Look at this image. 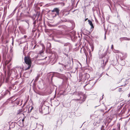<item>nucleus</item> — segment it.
<instances>
[{
	"label": "nucleus",
	"instance_id": "obj_1",
	"mask_svg": "<svg viewBox=\"0 0 130 130\" xmlns=\"http://www.w3.org/2000/svg\"><path fill=\"white\" fill-rule=\"evenodd\" d=\"M78 98L77 100H79V103H82L85 100L86 97L84 94L82 92H78Z\"/></svg>",
	"mask_w": 130,
	"mask_h": 130
},
{
	"label": "nucleus",
	"instance_id": "obj_2",
	"mask_svg": "<svg viewBox=\"0 0 130 130\" xmlns=\"http://www.w3.org/2000/svg\"><path fill=\"white\" fill-rule=\"evenodd\" d=\"M24 60L25 63L28 65V67L25 69V70H27L29 69L31 66V60L30 58L29 57H25Z\"/></svg>",
	"mask_w": 130,
	"mask_h": 130
},
{
	"label": "nucleus",
	"instance_id": "obj_3",
	"mask_svg": "<svg viewBox=\"0 0 130 130\" xmlns=\"http://www.w3.org/2000/svg\"><path fill=\"white\" fill-rule=\"evenodd\" d=\"M90 77L88 73H86L84 75H80L79 77V82L81 81H85L87 79Z\"/></svg>",
	"mask_w": 130,
	"mask_h": 130
},
{
	"label": "nucleus",
	"instance_id": "obj_4",
	"mask_svg": "<svg viewBox=\"0 0 130 130\" xmlns=\"http://www.w3.org/2000/svg\"><path fill=\"white\" fill-rule=\"evenodd\" d=\"M94 83L90 82L89 83L86 85L84 86V89L87 90L89 91L92 89V87L94 85Z\"/></svg>",
	"mask_w": 130,
	"mask_h": 130
},
{
	"label": "nucleus",
	"instance_id": "obj_5",
	"mask_svg": "<svg viewBox=\"0 0 130 130\" xmlns=\"http://www.w3.org/2000/svg\"><path fill=\"white\" fill-rule=\"evenodd\" d=\"M13 70L15 72V75H17L18 74L21 73L22 69L21 67H18L15 68Z\"/></svg>",
	"mask_w": 130,
	"mask_h": 130
},
{
	"label": "nucleus",
	"instance_id": "obj_6",
	"mask_svg": "<svg viewBox=\"0 0 130 130\" xmlns=\"http://www.w3.org/2000/svg\"><path fill=\"white\" fill-rule=\"evenodd\" d=\"M51 11L52 12H56V13L55 14V17H56L57 15H59V10L58 8H54L53 10H51Z\"/></svg>",
	"mask_w": 130,
	"mask_h": 130
},
{
	"label": "nucleus",
	"instance_id": "obj_7",
	"mask_svg": "<svg viewBox=\"0 0 130 130\" xmlns=\"http://www.w3.org/2000/svg\"><path fill=\"white\" fill-rule=\"evenodd\" d=\"M43 128V125L38 123H37L36 128L37 130H42Z\"/></svg>",
	"mask_w": 130,
	"mask_h": 130
},
{
	"label": "nucleus",
	"instance_id": "obj_8",
	"mask_svg": "<svg viewBox=\"0 0 130 130\" xmlns=\"http://www.w3.org/2000/svg\"><path fill=\"white\" fill-rule=\"evenodd\" d=\"M46 48L48 49H50L51 48V44L50 43H47Z\"/></svg>",
	"mask_w": 130,
	"mask_h": 130
},
{
	"label": "nucleus",
	"instance_id": "obj_9",
	"mask_svg": "<svg viewBox=\"0 0 130 130\" xmlns=\"http://www.w3.org/2000/svg\"><path fill=\"white\" fill-rule=\"evenodd\" d=\"M88 21L89 22V23L90 25H91V28H94V26L93 25V24L92 23V22L90 20H88Z\"/></svg>",
	"mask_w": 130,
	"mask_h": 130
},
{
	"label": "nucleus",
	"instance_id": "obj_10",
	"mask_svg": "<svg viewBox=\"0 0 130 130\" xmlns=\"http://www.w3.org/2000/svg\"><path fill=\"white\" fill-rule=\"evenodd\" d=\"M120 39L121 40H130V38H128L126 37H123L122 38H120Z\"/></svg>",
	"mask_w": 130,
	"mask_h": 130
},
{
	"label": "nucleus",
	"instance_id": "obj_11",
	"mask_svg": "<svg viewBox=\"0 0 130 130\" xmlns=\"http://www.w3.org/2000/svg\"><path fill=\"white\" fill-rule=\"evenodd\" d=\"M69 13V11H64L63 12V14L64 16L67 15H68Z\"/></svg>",
	"mask_w": 130,
	"mask_h": 130
},
{
	"label": "nucleus",
	"instance_id": "obj_12",
	"mask_svg": "<svg viewBox=\"0 0 130 130\" xmlns=\"http://www.w3.org/2000/svg\"><path fill=\"white\" fill-rule=\"evenodd\" d=\"M108 61V60L107 59L105 58H104V59L103 61V64H104V63H105V65L106 64V63Z\"/></svg>",
	"mask_w": 130,
	"mask_h": 130
},
{
	"label": "nucleus",
	"instance_id": "obj_13",
	"mask_svg": "<svg viewBox=\"0 0 130 130\" xmlns=\"http://www.w3.org/2000/svg\"><path fill=\"white\" fill-rule=\"evenodd\" d=\"M69 35L71 37L74 36L75 35V32L74 31H72L70 33Z\"/></svg>",
	"mask_w": 130,
	"mask_h": 130
},
{
	"label": "nucleus",
	"instance_id": "obj_14",
	"mask_svg": "<svg viewBox=\"0 0 130 130\" xmlns=\"http://www.w3.org/2000/svg\"><path fill=\"white\" fill-rule=\"evenodd\" d=\"M121 64L122 66H124L125 64V62L124 60H122L121 62Z\"/></svg>",
	"mask_w": 130,
	"mask_h": 130
},
{
	"label": "nucleus",
	"instance_id": "obj_15",
	"mask_svg": "<svg viewBox=\"0 0 130 130\" xmlns=\"http://www.w3.org/2000/svg\"><path fill=\"white\" fill-rule=\"evenodd\" d=\"M33 107L32 106H30L28 108V111L29 112H30L32 109H33Z\"/></svg>",
	"mask_w": 130,
	"mask_h": 130
},
{
	"label": "nucleus",
	"instance_id": "obj_16",
	"mask_svg": "<svg viewBox=\"0 0 130 130\" xmlns=\"http://www.w3.org/2000/svg\"><path fill=\"white\" fill-rule=\"evenodd\" d=\"M40 77V75L39 74H38L37 75V76L36 77V79H35V80L36 81H37L38 80L39 78Z\"/></svg>",
	"mask_w": 130,
	"mask_h": 130
},
{
	"label": "nucleus",
	"instance_id": "obj_17",
	"mask_svg": "<svg viewBox=\"0 0 130 130\" xmlns=\"http://www.w3.org/2000/svg\"><path fill=\"white\" fill-rule=\"evenodd\" d=\"M37 22H38L37 20H36L33 22V24L34 25L33 26H34V27H35L36 26V23Z\"/></svg>",
	"mask_w": 130,
	"mask_h": 130
},
{
	"label": "nucleus",
	"instance_id": "obj_18",
	"mask_svg": "<svg viewBox=\"0 0 130 130\" xmlns=\"http://www.w3.org/2000/svg\"><path fill=\"white\" fill-rule=\"evenodd\" d=\"M11 61V60L9 59V60H7L5 62V64H8L10 62V61Z\"/></svg>",
	"mask_w": 130,
	"mask_h": 130
},
{
	"label": "nucleus",
	"instance_id": "obj_19",
	"mask_svg": "<svg viewBox=\"0 0 130 130\" xmlns=\"http://www.w3.org/2000/svg\"><path fill=\"white\" fill-rule=\"evenodd\" d=\"M90 45L91 46V48L92 50V51H93V50L94 46L92 45V44Z\"/></svg>",
	"mask_w": 130,
	"mask_h": 130
},
{
	"label": "nucleus",
	"instance_id": "obj_20",
	"mask_svg": "<svg viewBox=\"0 0 130 130\" xmlns=\"http://www.w3.org/2000/svg\"><path fill=\"white\" fill-rule=\"evenodd\" d=\"M43 51L42 50L40 51L39 52L40 54L41 55H42L43 54Z\"/></svg>",
	"mask_w": 130,
	"mask_h": 130
},
{
	"label": "nucleus",
	"instance_id": "obj_21",
	"mask_svg": "<svg viewBox=\"0 0 130 130\" xmlns=\"http://www.w3.org/2000/svg\"><path fill=\"white\" fill-rule=\"evenodd\" d=\"M62 21L63 22H69V21H67L66 19H64L62 20Z\"/></svg>",
	"mask_w": 130,
	"mask_h": 130
},
{
	"label": "nucleus",
	"instance_id": "obj_22",
	"mask_svg": "<svg viewBox=\"0 0 130 130\" xmlns=\"http://www.w3.org/2000/svg\"><path fill=\"white\" fill-rule=\"evenodd\" d=\"M104 126L103 125H102L101 128V130H103V129H104Z\"/></svg>",
	"mask_w": 130,
	"mask_h": 130
},
{
	"label": "nucleus",
	"instance_id": "obj_23",
	"mask_svg": "<svg viewBox=\"0 0 130 130\" xmlns=\"http://www.w3.org/2000/svg\"><path fill=\"white\" fill-rule=\"evenodd\" d=\"M22 112L21 110H19V112L18 113V114H21V113Z\"/></svg>",
	"mask_w": 130,
	"mask_h": 130
},
{
	"label": "nucleus",
	"instance_id": "obj_24",
	"mask_svg": "<svg viewBox=\"0 0 130 130\" xmlns=\"http://www.w3.org/2000/svg\"><path fill=\"white\" fill-rule=\"evenodd\" d=\"M119 55H120V57H122V55H123V54L122 53H120Z\"/></svg>",
	"mask_w": 130,
	"mask_h": 130
},
{
	"label": "nucleus",
	"instance_id": "obj_25",
	"mask_svg": "<svg viewBox=\"0 0 130 130\" xmlns=\"http://www.w3.org/2000/svg\"><path fill=\"white\" fill-rule=\"evenodd\" d=\"M25 22L28 24V26L29 25V21L28 20H27L25 21Z\"/></svg>",
	"mask_w": 130,
	"mask_h": 130
},
{
	"label": "nucleus",
	"instance_id": "obj_26",
	"mask_svg": "<svg viewBox=\"0 0 130 130\" xmlns=\"http://www.w3.org/2000/svg\"><path fill=\"white\" fill-rule=\"evenodd\" d=\"M12 45H13V38L12 37Z\"/></svg>",
	"mask_w": 130,
	"mask_h": 130
},
{
	"label": "nucleus",
	"instance_id": "obj_27",
	"mask_svg": "<svg viewBox=\"0 0 130 130\" xmlns=\"http://www.w3.org/2000/svg\"><path fill=\"white\" fill-rule=\"evenodd\" d=\"M89 54L90 56H92V55H91V52L90 51H89Z\"/></svg>",
	"mask_w": 130,
	"mask_h": 130
},
{
	"label": "nucleus",
	"instance_id": "obj_28",
	"mask_svg": "<svg viewBox=\"0 0 130 130\" xmlns=\"http://www.w3.org/2000/svg\"><path fill=\"white\" fill-rule=\"evenodd\" d=\"M111 49L112 50L113 48V45H112L111 46Z\"/></svg>",
	"mask_w": 130,
	"mask_h": 130
},
{
	"label": "nucleus",
	"instance_id": "obj_29",
	"mask_svg": "<svg viewBox=\"0 0 130 130\" xmlns=\"http://www.w3.org/2000/svg\"><path fill=\"white\" fill-rule=\"evenodd\" d=\"M22 14H21V18H22V17L23 16Z\"/></svg>",
	"mask_w": 130,
	"mask_h": 130
},
{
	"label": "nucleus",
	"instance_id": "obj_30",
	"mask_svg": "<svg viewBox=\"0 0 130 130\" xmlns=\"http://www.w3.org/2000/svg\"><path fill=\"white\" fill-rule=\"evenodd\" d=\"M104 39L105 40L106 39V37L105 35V37H104Z\"/></svg>",
	"mask_w": 130,
	"mask_h": 130
},
{
	"label": "nucleus",
	"instance_id": "obj_31",
	"mask_svg": "<svg viewBox=\"0 0 130 130\" xmlns=\"http://www.w3.org/2000/svg\"><path fill=\"white\" fill-rule=\"evenodd\" d=\"M115 90V89H111V90L113 91Z\"/></svg>",
	"mask_w": 130,
	"mask_h": 130
},
{
	"label": "nucleus",
	"instance_id": "obj_32",
	"mask_svg": "<svg viewBox=\"0 0 130 130\" xmlns=\"http://www.w3.org/2000/svg\"><path fill=\"white\" fill-rule=\"evenodd\" d=\"M24 121V119H23L22 120V121Z\"/></svg>",
	"mask_w": 130,
	"mask_h": 130
},
{
	"label": "nucleus",
	"instance_id": "obj_33",
	"mask_svg": "<svg viewBox=\"0 0 130 130\" xmlns=\"http://www.w3.org/2000/svg\"><path fill=\"white\" fill-rule=\"evenodd\" d=\"M43 102V103H44V102H45V101H43L42 102Z\"/></svg>",
	"mask_w": 130,
	"mask_h": 130
},
{
	"label": "nucleus",
	"instance_id": "obj_34",
	"mask_svg": "<svg viewBox=\"0 0 130 130\" xmlns=\"http://www.w3.org/2000/svg\"><path fill=\"white\" fill-rule=\"evenodd\" d=\"M118 129H120V127L119 126V128H118Z\"/></svg>",
	"mask_w": 130,
	"mask_h": 130
},
{
	"label": "nucleus",
	"instance_id": "obj_35",
	"mask_svg": "<svg viewBox=\"0 0 130 130\" xmlns=\"http://www.w3.org/2000/svg\"><path fill=\"white\" fill-rule=\"evenodd\" d=\"M87 19H85V21H86V20H87Z\"/></svg>",
	"mask_w": 130,
	"mask_h": 130
},
{
	"label": "nucleus",
	"instance_id": "obj_36",
	"mask_svg": "<svg viewBox=\"0 0 130 130\" xmlns=\"http://www.w3.org/2000/svg\"><path fill=\"white\" fill-rule=\"evenodd\" d=\"M59 64H61L62 65H63V64H60V63H59Z\"/></svg>",
	"mask_w": 130,
	"mask_h": 130
},
{
	"label": "nucleus",
	"instance_id": "obj_37",
	"mask_svg": "<svg viewBox=\"0 0 130 130\" xmlns=\"http://www.w3.org/2000/svg\"><path fill=\"white\" fill-rule=\"evenodd\" d=\"M104 96V95H103V97H102V99H103V96Z\"/></svg>",
	"mask_w": 130,
	"mask_h": 130
},
{
	"label": "nucleus",
	"instance_id": "obj_38",
	"mask_svg": "<svg viewBox=\"0 0 130 130\" xmlns=\"http://www.w3.org/2000/svg\"><path fill=\"white\" fill-rule=\"evenodd\" d=\"M47 58V57H45V59L46 58Z\"/></svg>",
	"mask_w": 130,
	"mask_h": 130
},
{
	"label": "nucleus",
	"instance_id": "obj_39",
	"mask_svg": "<svg viewBox=\"0 0 130 130\" xmlns=\"http://www.w3.org/2000/svg\"><path fill=\"white\" fill-rule=\"evenodd\" d=\"M125 58V57H123V58L124 59V58Z\"/></svg>",
	"mask_w": 130,
	"mask_h": 130
},
{
	"label": "nucleus",
	"instance_id": "obj_40",
	"mask_svg": "<svg viewBox=\"0 0 130 130\" xmlns=\"http://www.w3.org/2000/svg\"><path fill=\"white\" fill-rule=\"evenodd\" d=\"M102 119H101V120L100 119V120H102Z\"/></svg>",
	"mask_w": 130,
	"mask_h": 130
},
{
	"label": "nucleus",
	"instance_id": "obj_41",
	"mask_svg": "<svg viewBox=\"0 0 130 130\" xmlns=\"http://www.w3.org/2000/svg\"><path fill=\"white\" fill-rule=\"evenodd\" d=\"M108 48H109V46H108V49H108Z\"/></svg>",
	"mask_w": 130,
	"mask_h": 130
},
{
	"label": "nucleus",
	"instance_id": "obj_42",
	"mask_svg": "<svg viewBox=\"0 0 130 130\" xmlns=\"http://www.w3.org/2000/svg\"><path fill=\"white\" fill-rule=\"evenodd\" d=\"M24 37H25V38H26L25 36H24Z\"/></svg>",
	"mask_w": 130,
	"mask_h": 130
},
{
	"label": "nucleus",
	"instance_id": "obj_43",
	"mask_svg": "<svg viewBox=\"0 0 130 130\" xmlns=\"http://www.w3.org/2000/svg\"><path fill=\"white\" fill-rule=\"evenodd\" d=\"M64 66L65 67H66V66L64 65Z\"/></svg>",
	"mask_w": 130,
	"mask_h": 130
},
{
	"label": "nucleus",
	"instance_id": "obj_44",
	"mask_svg": "<svg viewBox=\"0 0 130 130\" xmlns=\"http://www.w3.org/2000/svg\"><path fill=\"white\" fill-rule=\"evenodd\" d=\"M11 63H10V65H11Z\"/></svg>",
	"mask_w": 130,
	"mask_h": 130
},
{
	"label": "nucleus",
	"instance_id": "obj_45",
	"mask_svg": "<svg viewBox=\"0 0 130 130\" xmlns=\"http://www.w3.org/2000/svg\"><path fill=\"white\" fill-rule=\"evenodd\" d=\"M6 42H7H7H8L7 41Z\"/></svg>",
	"mask_w": 130,
	"mask_h": 130
},
{
	"label": "nucleus",
	"instance_id": "obj_46",
	"mask_svg": "<svg viewBox=\"0 0 130 130\" xmlns=\"http://www.w3.org/2000/svg\"><path fill=\"white\" fill-rule=\"evenodd\" d=\"M40 112H41L40 111Z\"/></svg>",
	"mask_w": 130,
	"mask_h": 130
},
{
	"label": "nucleus",
	"instance_id": "obj_47",
	"mask_svg": "<svg viewBox=\"0 0 130 130\" xmlns=\"http://www.w3.org/2000/svg\"><path fill=\"white\" fill-rule=\"evenodd\" d=\"M103 130H104V129H103Z\"/></svg>",
	"mask_w": 130,
	"mask_h": 130
}]
</instances>
